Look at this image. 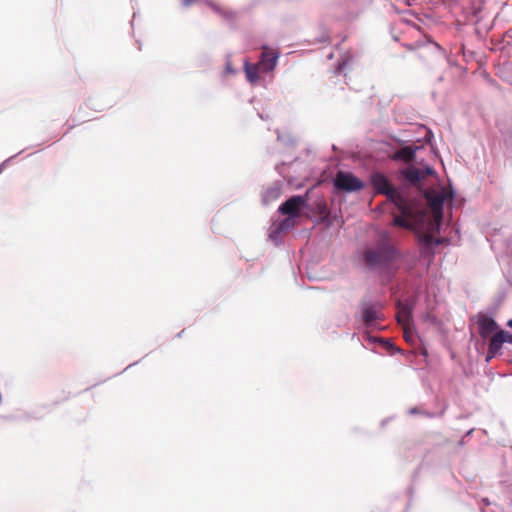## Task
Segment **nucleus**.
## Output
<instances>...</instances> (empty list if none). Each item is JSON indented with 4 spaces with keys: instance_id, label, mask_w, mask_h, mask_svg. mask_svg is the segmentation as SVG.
Masks as SVG:
<instances>
[{
    "instance_id": "nucleus-15",
    "label": "nucleus",
    "mask_w": 512,
    "mask_h": 512,
    "mask_svg": "<svg viewBox=\"0 0 512 512\" xmlns=\"http://www.w3.org/2000/svg\"><path fill=\"white\" fill-rule=\"evenodd\" d=\"M403 328V336L406 341H412L413 340V331L411 329V326L402 327Z\"/></svg>"
},
{
    "instance_id": "nucleus-9",
    "label": "nucleus",
    "mask_w": 512,
    "mask_h": 512,
    "mask_svg": "<svg viewBox=\"0 0 512 512\" xmlns=\"http://www.w3.org/2000/svg\"><path fill=\"white\" fill-rule=\"evenodd\" d=\"M477 325L478 332L482 338L490 337L499 329L497 322L485 314L478 316Z\"/></svg>"
},
{
    "instance_id": "nucleus-3",
    "label": "nucleus",
    "mask_w": 512,
    "mask_h": 512,
    "mask_svg": "<svg viewBox=\"0 0 512 512\" xmlns=\"http://www.w3.org/2000/svg\"><path fill=\"white\" fill-rule=\"evenodd\" d=\"M362 320L367 328L373 327L376 322L384 320L383 305L379 302H365L361 306Z\"/></svg>"
},
{
    "instance_id": "nucleus-14",
    "label": "nucleus",
    "mask_w": 512,
    "mask_h": 512,
    "mask_svg": "<svg viewBox=\"0 0 512 512\" xmlns=\"http://www.w3.org/2000/svg\"><path fill=\"white\" fill-rule=\"evenodd\" d=\"M244 68L247 80L254 83L256 81V64H251L247 60H244Z\"/></svg>"
},
{
    "instance_id": "nucleus-7",
    "label": "nucleus",
    "mask_w": 512,
    "mask_h": 512,
    "mask_svg": "<svg viewBox=\"0 0 512 512\" xmlns=\"http://www.w3.org/2000/svg\"><path fill=\"white\" fill-rule=\"evenodd\" d=\"M306 205L307 198L305 196H292L279 207V212L294 218L300 215L301 210L306 207Z\"/></svg>"
},
{
    "instance_id": "nucleus-19",
    "label": "nucleus",
    "mask_w": 512,
    "mask_h": 512,
    "mask_svg": "<svg viewBox=\"0 0 512 512\" xmlns=\"http://www.w3.org/2000/svg\"><path fill=\"white\" fill-rule=\"evenodd\" d=\"M385 344H386L387 346H389L390 348H392V346H393L391 343H389V341H385Z\"/></svg>"
},
{
    "instance_id": "nucleus-20",
    "label": "nucleus",
    "mask_w": 512,
    "mask_h": 512,
    "mask_svg": "<svg viewBox=\"0 0 512 512\" xmlns=\"http://www.w3.org/2000/svg\"><path fill=\"white\" fill-rule=\"evenodd\" d=\"M507 325L512 328V319L508 321Z\"/></svg>"
},
{
    "instance_id": "nucleus-1",
    "label": "nucleus",
    "mask_w": 512,
    "mask_h": 512,
    "mask_svg": "<svg viewBox=\"0 0 512 512\" xmlns=\"http://www.w3.org/2000/svg\"><path fill=\"white\" fill-rule=\"evenodd\" d=\"M370 182L375 192L385 195L387 200L393 203L400 212V215L394 216L392 224L400 228L413 230L419 218L414 203L404 198L382 173H373L370 176Z\"/></svg>"
},
{
    "instance_id": "nucleus-13",
    "label": "nucleus",
    "mask_w": 512,
    "mask_h": 512,
    "mask_svg": "<svg viewBox=\"0 0 512 512\" xmlns=\"http://www.w3.org/2000/svg\"><path fill=\"white\" fill-rule=\"evenodd\" d=\"M404 176L412 184H418L424 177L422 171L418 168H408L404 171Z\"/></svg>"
},
{
    "instance_id": "nucleus-11",
    "label": "nucleus",
    "mask_w": 512,
    "mask_h": 512,
    "mask_svg": "<svg viewBox=\"0 0 512 512\" xmlns=\"http://www.w3.org/2000/svg\"><path fill=\"white\" fill-rule=\"evenodd\" d=\"M393 160H402L404 162H411L415 159V149L410 146H405L396 151L393 156Z\"/></svg>"
},
{
    "instance_id": "nucleus-8",
    "label": "nucleus",
    "mask_w": 512,
    "mask_h": 512,
    "mask_svg": "<svg viewBox=\"0 0 512 512\" xmlns=\"http://www.w3.org/2000/svg\"><path fill=\"white\" fill-rule=\"evenodd\" d=\"M428 204L431 208L434 221L440 225L443 218V204L445 195L443 192L430 191L425 194Z\"/></svg>"
},
{
    "instance_id": "nucleus-18",
    "label": "nucleus",
    "mask_w": 512,
    "mask_h": 512,
    "mask_svg": "<svg viewBox=\"0 0 512 512\" xmlns=\"http://www.w3.org/2000/svg\"><path fill=\"white\" fill-rule=\"evenodd\" d=\"M226 71L229 72V73H234V71L231 68V63L230 62H227V64H226Z\"/></svg>"
},
{
    "instance_id": "nucleus-2",
    "label": "nucleus",
    "mask_w": 512,
    "mask_h": 512,
    "mask_svg": "<svg viewBox=\"0 0 512 512\" xmlns=\"http://www.w3.org/2000/svg\"><path fill=\"white\" fill-rule=\"evenodd\" d=\"M399 257V252L391 244L390 236L387 232L380 234L378 243L375 247L366 248L363 252L364 263L373 270L387 278L395 275L398 267L394 261Z\"/></svg>"
},
{
    "instance_id": "nucleus-4",
    "label": "nucleus",
    "mask_w": 512,
    "mask_h": 512,
    "mask_svg": "<svg viewBox=\"0 0 512 512\" xmlns=\"http://www.w3.org/2000/svg\"><path fill=\"white\" fill-rule=\"evenodd\" d=\"M337 189L345 192H356L363 189V182L352 173L339 171L334 179Z\"/></svg>"
},
{
    "instance_id": "nucleus-5",
    "label": "nucleus",
    "mask_w": 512,
    "mask_h": 512,
    "mask_svg": "<svg viewBox=\"0 0 512 512\" xmlns=\"http://www.w3.org/2000/svg\"><path fill=\"white\" fill-rule=\"evenodd\" d=\"M504 343L512 344V335L505 330L498 329L494 334L490 336L486 360L489 361L495 357V355L498 354L501 350Z\"/></svg>"
},
{
    "instance_id": "nucleus-17",
    "label": "nucleus",
    "mask_w": 512,
    "mask_h": 512,
    "mask_svg": "<svg viewBox=\"0 0 512 512\" xmlns=\"http://www.w3.org/2000/svg\"><path fill=\"white\" fill-rule=\"evenodd\" d=\"M181 1H182V4L186 7L198 2V0H181Z\"/></svg>"
},
{
    "instance_id": "nucleus-12",
    "label": "nucleus",
    "mask_w": 512,
    "mask_h": 512,
    "mask_svg": "<svg viewBox=\"0 0 512 512\" xmlns=\"http://www.w3.org/2000/svg\"><path fill=\"white\" fill-rule=\"evenodd\" d=\"M203 3L210 7L213 11H215L217 14L222 16L225 19H231L233 18V13L231 11L225 10L212 0H203Z\"/></svg>"
},
{
    "instance_id": "nucleus-10",
    "label": "nucleus",
    "mask_w": 512,
    "mask_h": 512,
    "mask_svg": "<svg viewBox=\"0 0 512 512\" xmlns=\"http://www.w3.org/2000/svg\"><path fill=\"white\" fill-rule=\"evenodd\" d=\"M397 309L396 319L398 324L402 327L410 326L412 316L411 309L407 305H403L401 302H398Z\"/></svg>"
},
{
    "instance_id": "nucleus-16",
    "label": "nucleus",
    "mask_w": 512,
    "mask_h": 512,
    "mask_svg": "<svg viewBox=\"0 0 512 512\" xmlns=\"http://www.w3.org/2000/svg\"><path fill=\"white\" fill-rule=\"evenodd\" d=\"M422 240H423V242H424L425 244H427V245H430V244H433V243H435V244H439V243H440V241H439V240H435V239H434V237H433V235H430V234H426V235H424V236L422 237Z\"/></svg>"
},
{
    "instance_id": "nucleus-6",
    "label": "nucleus",
    "mask_w": 512,
    "mask_h": 512,
    "mask_svg": "<svg viewBox=\"0 0 512 512\" xmlns=\"http://www.w3.org/2000/svg\"><path fill=\"white\" fill-rule=\"evenodd\" d=\"M279 55L280 53L277 49L263 46L260 59L258 60V73L272 72L277 64Z\"/></svg>"
}]
</instances>
